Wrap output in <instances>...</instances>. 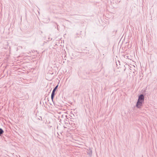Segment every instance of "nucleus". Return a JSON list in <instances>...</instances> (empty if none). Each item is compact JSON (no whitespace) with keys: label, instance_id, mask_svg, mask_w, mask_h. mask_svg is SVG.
<instances>
[{"label":"nucleus","instance_id":"1","mask_svg":"<svg viewBox=\"0 0 157 157\" xmlns=\"http://www.w3.org/2000/svg\"><path fill=\"white\" fill-rule=\"evenodd\" d=\"M144 96L143 94H141L138 97V99L136 104V107L140 109L142 106L143 103L144 101Z\"/></svg>","mask_w":157,"mask_h":157},{"label":"nucleus","instance_id":"2","mask_svg":"<svg viewBox=\"0 0 157 157\" xmlns=\"http://www.w3.org/2000/svg\"><path fill=\"white\" fill-rule=\"evenodd\" d=\"M58 85H57L53 89L52 92V93L51 95V98L52 100L53 101V99L55 95V92L56 90L57 89V88L58 87Z\"/></svg>","mask_w":157,"mask_h":157},{"label":"nucleus","instance_id":"3","mask_svg":"<svg viewBox=\"0 0 157 157\" xmlns=\"http://www.w3.org/2000/svg\"><path fill=\"white\" fill-rule=\"evenodd\" d=\"M4 132L3 130L1 128H0V136H1Z\"/></svg>","mask_w":157,"mask_h":157},{"label":"nucleus","instance_id":"4","mask_svg":"<svg viewBox=\"0 0 157 157\" xmlns=\"http://www.w3.org/2000/svg\"><path fill=\"white\" fill-rule=\"evenodd\" d=\"M56 25H57V27H58V25H57V23H56Z\"/></svg>","mask_w":157,"mask_h":157},{"label":"nucleus","instance_id":"5","mask_svg":"<svg viewBox=\"0 0 157 157\" xmlns=\"http://www.w3.org/2000/svg\"><path fill=\"white\" fill-rule=\"evenodd\" d=\"M65 117H67V116L66 115L65 116Z\"/></svg>","mask_w":157,"mask_h":157},{"label":"nucleus","instance_id":"6","mask_svg":"<svg viewBox=\"0 0 157 157\" xmlns=\"http://www.w3.org/2000/svg\"><path fill=\"white\" fill-rule=\"evenodd\" d=\"M40 118H41V119H42V118L41 117H40Z\"/></svg>","mask_w":157,"mask_h":157}]
</instances>
